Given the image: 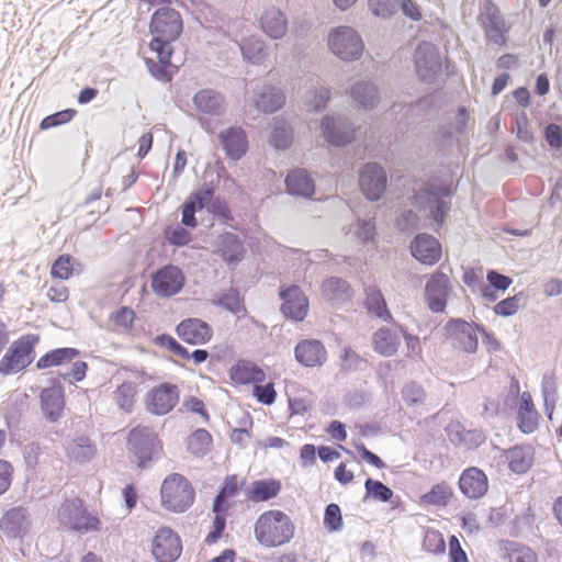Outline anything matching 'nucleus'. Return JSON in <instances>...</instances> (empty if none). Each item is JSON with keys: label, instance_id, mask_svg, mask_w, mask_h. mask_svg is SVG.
<instances>
[{"label": "nucleus", "instance_id": "1", "mask_svg": "<svg viewBox=\"0 0 562 562\" xmlns=\"http://www.w3.org/2000/svg\"><path fill=\"white\" fill-rule=\"evenodd\" d=\"M182 20L178 11L169 7L158 9L151 16L150 32L154 37L150 42V49L159 53L166 59L172 56L171 43L182 32Z\"/></svg>", "mask_w": 562, "mask_h": 562}, {"label": "nucleus", "instance_id": "2", "mask_svg": "<svg viewBox=\"0 0 562 562\" xmlns=\"http://www.w3.org/2000/svg\"><path fill=\"white\" fill-rule=\"evenodd\" d=\"M294 524L281 510H268L259 516L255 524L257 541L267 548L281 547L291 541L294 536Z\"/></svg>", "mask_w": 562, "mask_h": 562}, {"label": "nucleus", "instance_id": "3", "mask_svg": "<svg viewBox=\"0 0 562 562\" xmlns=\"http://www.w3.org/2000/svg\"><path fill=\"white\" fill-rule=\"evenodd\" d=\"M38 335L26 334L14 340L0 360V375L24 371L34 360Z\"/></svg>", "mask_w": 562, "mask_h": 562}, {"label": "nucleus", "instance_id": "4", "mask_svg": "<svg viewBox=\"0 0 562 562\" xmlns=\"http://www.w3.org/2000/svg\"><path fill=\"white\" fill-rule=\"evenodd\" d=\"M127 447L140 469L149 468L162 450L156 431L146 426H137L128 432Z\"/></svg>", "mask_w": 562, "mask_h": 562}, {"label": "nucleus", "instance_id": "5", "mask_svg": "<svg viewBox=\"0 0 562 562\" xmlns=\"http://www.w3.org/2000/svg\"><path fill=\"white\" fill-rule=\"evenodd\" d=\"M162 505L175 513L186 512L194 502L195 492L190 481L181 474L173 473L161 484Z\"/></svg>", "mask_w": 562, "mask_h": 562}, {"label": "nucleus", "instance_id": "6", "mask_svg": "<svg viewBox=\"0 0 562 562\" xmlns=\"http://www.w3.org/2000/svg\"><path fill=\"white\" fill-rule=\"evenodd\" d=\"M58 521L70 530L85 533L95 531L100 526L99 518L87 510L79 497L66 498L61 503Z\"/></svg>", "mask_w": 562, "mask_h": 562}, {"label": "nucleus", "instance_id": "7", "mask_svg": "<svg viewBox=\"0 0 562 562\" xmlns=\"http://www.w3.org/2000/svg\"><path fill=\"white\" fill-rule=\"evenodd\" d=\"M328 45L331 52L342 60L359 59L363 43L359 34L349 26H339L329 34Z\"/></svg>", "mask_w": 562, "mask_h": 562}, {"label": "nucleus", "instance_id": "8", "mask_svg": "<svg viewBox=\"0 0 562 562\" xmlns=\"http://www.w3.org/2000/svg\"><path fill=\"white\" fill-rule=\"evenodd\" d=\"M445 329L454 346L470 353L477 349V333H482L486 338L490 337L482 325L469 323L462 318L450 319Z\"/></svg>", "mask_w": 562, "mask_h": 562}, {"label": "nucleus", "instance_id": "9", "mask_svg": "<svg viewBox=\"0 0 562 562\" xmlns=\"http://www.w3.org/2000/svg\"><path fill=\"white\" fill-rule=\"evenodd\" d=\"M414 58L419 79L425 83L435 82L442 69L437 47L429 42H422L415 50Z\"/></svg>", "mask_w": 562, "mask_h": 562}, {"label": "nucleus", "instance_id": "10", "mask_svg": "<svg viewBox=\"0 0 562 562\" xmlns=\"http://www.w3.org/2000/svg\"><path fill=\"white\" fill-rule=\"evenodd\" d=\"M480 18L486 38L496 45L505 44V34L509 31V25H507L499 9L492 0L483 1Z\"/></svg>", "mask_w": 562, "mask_h": 562}, {"label": "nucleus", "instance_id": "11", "mask_svg": "<svg viewBox=\"0 0 562 562\" xmlns=\"http://www.w3.org/2000/svg\"><path fill=\"white\" fill-rule=\"evenodd\" d=\"M186 282L182 270L175 265H166L151 276V289L160 297L178 294Z\"/></svg>", "mask_w": 562, "mask_h": 562}, {"label": "nucleus", "instance_id": "12", "mask_svg": "<svg viewBox=\"0 0 562 562\" xmlns=\"http://www.w3.org/2000/svg\"><path fill=\"white\" fill-rule=\"evenodd\" d=\"M386 184L387 176L380 164L368 162L362 167L359 177V186L368 200H380L386 190Z\"/></svg>", "mask_w": 562, "mask_h": 562}, {"label": "nucleus", "instance_id": "13", "mask_svg": "<svg viewBox=\"0 0 562 562\" xmlns=\"http://www.w3.org/2000/svg\"><path fill=\"white\" fill-rule=\"evenodd\" d=\"M324 139L336 147H344L353 138L351 122L341 115H325L321 124Z\"/></svg>", "mask_w": 562, "mask_h": 562}, {"label": "nucleus", "instance_id": "14", "mask_svg": "<svg viewBox=\"0 0 562 562\" xmlns=\"http://www.w3.org/2000/svg\"><path fill=\"white\" fill-rule=\"evenodd\" d=\"M50 386L44 387L40 394L41 409L45 418L55 423L64 415L65 390L57 379H52Z\"/></svg>", "mask_w": 562, "mask_h": 562}, {"label": "nucleus", "instance_id": "15", "mask_svg": "<svg viewBox=\"0 0 562 562\" xmlns=\"http://www.w3.org/2000/svg\"><path fill=\"white\" fill-rule=\"evenodd\" d=\"M182 551L179 536L170 528H160L153 540V555L159 562H173Z\"/></svg>", "mask_w": 562, "mask_h": 562}, {"label": "nucleus", "instance_id": "16", "mask_svg": "<svg viewBox=\"0 0 562 562\" xmlns=\"http://www.w3.org/2000/svg\"><path fill=\"white\" fill-rule=\"evenodd\" d=\"M179 401V390L170 383H162L148 393L147 408L155 415H166Z\"/></svg>", "mask_w": 562, "mask_h": 562}, {"label": "nucleus", "instance_id": "17", "mask_svg": "<svg viewBox=\"0 0 562 562\" xmlns=\"http://www.w3.org/2000/svg\"><path fill=\"white\" fill-rule=\"evenodd\" d=\"M280 297L283 301L281 312L285 318L295 322H300L305 318L308 311V301L297 285H292L288 289L281 290Z\"/></svg>", "mask_w": 562, "mask_h": 562}, {"label": "nucleus", "instance_id": "18", "mask_svg": "<svg viewBox=\"0 0 562 562\" xmlns=\"http://www.w3.org/2000/svg\"><path fill=\"white\" fill-rule=\"evenodd\" d=\"M459 490L470 499L483 497L488 490V481L483 470L470 467L462 471L459 477Z\"/></svg>", "mask_w": 562, "mask_h": 562}, {"label": "nucleus", "instance_id": "19", "mask_svg": "<svg viewBox=\"0 0 562 562\" xmlns=\"http://www.w3.org/2000/svg\"><path fill=\"white\" fill-rule=\"evenodd\" d=\"M176 333L181 340L190 345H203L213 336L212 327L200 318H187L178 324Z\"/></svg>", "mask_w": 562, "mask_h": 562}, {"label": "nucleus", "instance_id": "20", "mask_svg": "<svg viewBox=\"0 0 562 562\" xmlns=\"http://www.w3.org/2000/svg\"><path fill=\"white\" fill-rule=\"evenodd\" d=\"M412 256L425 265H435L441 257L440 243L431 235L423 233L415 236L411 244Z\"/></svg>", "mask_w": 562, "mask_h": 562}, {"label": "nucleus", "instance_id": "21", "mask_svg": "<svg viewBox=\"0 0 562 562\" xmlns=\"http://www.w3.org/2000/svg\"><path fill=\"white\" fill-rule=\"evenodd\" d=\"M218 138L223 150L232 160H239L248 149L246 133L239 126H231L222 131Z\"/></svg>", "mask_w": 562, "mask_h": 562}, {"label": "nucleus", "instance_id": "22", "mask_svg": "<svg viewBox=\"0 0 562 562\" xmlns=\"http://www.w3.org/2000/svg\"><path fill=\"white\" fill-rule=\"evenodd\" d=\"M294 356L300 364L313 368L319 367L326 361L327 351L321 340L305 339L297 342Z\"/></svg>", "mask_w": 562, "mask_h": 562}, {"label": "nucleus", "instance_id": "23", "mask_svg": "<svg viewBox=\"0 0 562 562\" xmlns=\"http://www.w3.org/2000/svg\"><path fill=\"white\" fill-rule=\"evenodd\" d=\"M449 279L443 273L434 274L426 283L425 296L434 313H441L447 305Z\"/></svg>", "mask_w": 562, "mask_h": 562}, {"label": "nucleus", "instance_id": "24", "mask_svg": "<svg viewBox=\"0 0 562 562\" xmlns=\"http://www.w3.org/2000/svg\"><path fill=\"white\" fill-rule=\"evenodd\" d=\"M254 104L263 113H273L284 103V94L276 87L262 85L255 88Z\"/></svg>", "mask_w": 562, "mask_h": 562}, {"label": "nucleus", "instance_id": "25", "mask_svg": "<svg viewBox=\"0 0 562 562\" xmlns=\"http://www.w3.org/2000/svg\"><path fill=\"white\" fill-rule=\"evenodd\" d=\"M29 526L27 510L22 506L7 510L0 521V529L11 538L21 537Z\"/></svg>", "mask_w": 562, "mask_h": 562}, {"label": "nucleus", "instance_id": "26", "mask_svg": "<svg viewBox=\"0 0 562 562\" xmlns=\"http://www.w3.org/2000/svg\"><path fill=\"white\" fill-rule=\"evenodd\" d=\"M192 101L195 109L204 114L221 116L225 112L224 97L213 89L198 91Z\"/></svg>", "mask_w": 562, "mask_h": 562}, {"label": "nucleus", "instance_id": "27", "mask_svg": "<svg viewBox=\"0 0 562 562\" xmlns=\"http://www.w3.org/2000/svg\"><path fill=\"white\" fill-rule=\"evenodd\" d=\"M286 191L291 195L311 198L315 193V181L306 169H294L285 178Z\"/></svg>", "mask_w": 562, "mask_h": 562}, {"label": "nucleus", "instance_id": "28", "mask_svg": "<svg viewBox=\"0 0 562 562\" xmlns=\"http://www.w3.org/2000/svg\"><path fill=\"white\" fill-rule=\"evenodd\" d=\"M350 97L362 109H373L380 101L378 86L372 81L360 80L350 88Z\"/></svg>", "mask_w": 562, "mask_h": 562}, {"label": "nucleus", "instance_id": "29", "mask_svg": "<svg viewBox=\"0 0 562 562\" xmlns=\"http://www.w3.org/2000/svg\"><path fill=\"white\" fill-rule=\"evenodd\" d=\"M262 31L271 38L278 40L284 36L288 30V20L284 13L277 9H268L260 18Z\"/></svg>", "mask_w": 562, "mask_h": 562}, {"label": "nucleus", "instance_id": "30", "mask_svg": "<svg viewBox=\"0 0 562 562\" xmlns=\"http://www.w3.org/2000/svg\"><path fill=\"white\" fill-rule=\"evenodd\" d=\"M281 491V483L274 479L254 481L246 491V498L251 502H267L276 497Z\"/></svg>", "mask_w": 562, "mask_h": 562}, {"label": "nucleus", "instance_id": "31", "mask_svg": "<svg viewBox=\"0 0 562 562\" xmlns=\"http://www.w3.org/2000/svg\"><path fill=\"white\" fill-rule=\"evenodd\" d=\"M244 251V245L236 234L227 232L218 237V254L225 262H239Z\"/></svg>", "mask_w": 562, "mask_h": 562}, {"label": "nucleus", "instance_id": "32", "mask_svg": "<svg viewBox=\"0 0 562 562\" xmlns=\"http://www.w3.org/2000/svg\"><path fill=\"white\" fill-rule=\"evenodd\" d=\"M80 351L72 347H61L47 351L36 362L37 370L52 367H60L70 363L79 356Z\"/></svg>", "mask_w": 562, "mask_h": 562}, {"label": "nucleus", "instance_id": "33", "mask_svg": "<svg viewBox=\"0 0 562 562\" xmlns=\"http://www.w3.org/2000/svg\"><path fill=\"white\" fill-rule=\"evenodd\" d=\"M372 344L379 355L391 357L396 353L401 339L396 330L382 327L374 333Z\"/></svg>", "mask_w": 562, "mask_h": 562}, {"label": "nucleus", "instance_id": "34", "mask_svg": "<svg viewBox=\"0 0 562 562\" xmlns=\"http://www.w3.org/2000/svg\"><path fill=\"white\" fill-rule=\"evenodd\" d=\"M506 460L513 472L526 473L533 463V449L530 446H515L506 451Z\"/></svg>", "mask_w": 562, "mask_h": 562}, {"label": "nucleus", "instance_id": "35", "mask_svg": "<svg viewBox=\"0 0 562 562\" xmlns=\"http://www.w3.org/2000/svg\"><path fill=\"white\" fill-rule=\"evenodd\" d=\"M66 452L70 460L77 463H87L97 453V448L91 442L90 438L79 436L67 443Z\"/></svg>", "mask_w": 562, "mask_h": 562}, {"label": "nucleus", "instance_id": "36", "mask_svg": "<svg viewBox=\"0 0 562 562\" xmlns=\"http://www.w3.org/2000/svg\"><path fill=\"white\" fill-rule=\"evenodd\" d=\"M231 379L240 384H257L266 380L265 372L249 361H239L231 369Z\"/></svg>", "mask_w": 562, "mask_h": 562}, {"label": "nucleus", "instance_id": "37", "mask_svg": "<svg viewBox=\"0 0 562 562\" xmlns=\"http://www.w3.org/2000/svg\"><path fill=\"white\" fill-rule=\"evenodd\" d=\"M244 59L254 64H262L269 56V49L266 43L256 36H250L243 40L239 44Z\"/></svg>", "mask_w": 562, "mask_h": 562}, {"label": "nucleus", "instance_id": "38", "mask_svg": "<svg viewBox=\"0 0 562 562\" xmlns=\"http://www.w3.org/2000/svg\"><path fill=\"white\" fill-rule=\"evenodd\" d=\"M213 304L231 312L238 318L245 317L247 315V308L244 304V299L240 296L239 291L235 288H229L218 294L213 300Z\"/></svg>", "mask_w": 562, "mask_h": 562}, {"label": "nucleus", "instance_id": "39", "mask_svg": "<svg viewBox=\"0 0 562 562\" xmlns=\"http://www.w3.org/2000/svg\"><path fill=\"white\" fill-rule=\"evenodd\" d=\"M349 283L338 277H330L324 280L322 284V294L324 299L330 302H345L351 297Z\"/></svg>", "mask_w": 562, "mask_h": 562}, {"label": "nucleus", "instance_id": "40", "mask_svg": "<svg viewBox=\"0 0 562 562\" xmlns=\"http://www.w3.org/2000/svg\"><path fill=\"white\" fill-rule=\"evenodd\" d=\"M366 307L368 312L384 322L393 319L387 308L386 301L382 292L375 286H369L366 290Z\"/></svg>", "mask_w": 562, "mask_h": 562}, {"label": "nucleus", "instance_id": "41", "mask_svg": "<svg viewBox=\"0 0 562 562\" xmlns=\"http://www.w3.org/2000/svg\"><path fill=\"white\" fill-rule=\"evenodd\" d=\"M136 383L127 381L123 382L113 392V400L121 411L125 413H131L136 400Z\"/></svg>", "mask_w": 562, "mask_h": 562}, {"label": "nucleus", "instance_id": "42", "mask_svg": "<svg viewBox=\"0 0 562 562\" xmlns=\"http://www.w3.org/2000/svg\"><path fill=\"white\" fill-rule=\"evenodd\" d=\"M212 436L203 428L193 431L188 438V449L195 457H204L211 449Z\"/></svg>", "mask_w": 562, "mask_h": 562}, {"label": "nucleus", "instance_id": "43", "mask_svg": "<svg viewBox=\"0 0 562 562\" xmlns=\"http://www.w3.org/2000/svg\"><path fill=\"white\" fill-rule=\"evenodd\" d=\"M364 490V499L371 498L382 503L390 502L394 495L393 491L387 485L371 477L366 480Z\"/></svg>", "mask_w": 562, "mask_h": 562}, {"label": "nucleus", "instance_id": "44", "mask_svg": "<svg viewBox=\"0 0 562 562\" xmlns=\"http://www.w3.org/2000/svg\"><path fill=\"white\" fill-rule=\"evenodd\" d=\"M453 495L450 486L446 483H439L431 487L429 492L423 495L422 499L424 503L434 506H446Z\"/></svg>", "mask_w": 562, "mask_h": 562}, {"label": "nucleus", "instance_id": "45", "mask_svg": "<svg viewBox=\"0 0 562 562\" xmlns=\"http://www.w3.org/2000/svg\"><path fill=\"white\" fill-rule=\"evenodd\" d=\"M427 209L434 222L438 226H441L445 222V217L450 209V205L443 201L436 192L431 191L428 193Z\"/></svg>", "mask_w": 562, "mask_h": 562}, {"label": "nucleus", "instance_id": "46", "mask_svg": "<svg viewBox=\"0 0 562 562\" xmlns=\"http://www.w3.org/2000/svg\"><path fill=\"white\" fill-rule=\"evenodd\" d=\"M402 398L407 406L418 408L425 404L426 392L419 383L412 381L403 387Z\"/></svg>", "mask_w": 562, "mask_h": 562}, {"label": "nucleus", "instance_id": "47", "mask_svg": "<svg viewBox=\"0 0 562 562\" xmlns=\"http://www.w3.org/2000/svg\"><path fill=\"white\" fill-rule=\"evenodd\" d=\"M505 549L509 562H537L536 553L519 542L508 541Z\"/></svg>", "mask_w": 562, "mask_h": 562}, {"label": "nucleus", "instance_id": "48", "mask_svg": "<svg viewBox=\"0 0 562 562\" xmlns=\"http://www.w3.org/2000/svg\"><path fill=\"white\" fill-rule=\"evenodd\" d=\"M370 12L381 19H390L400 10V0H368Z\"/></svg>", "mask_w": 562, "mask_h": 562}, {"label": "nucleus", "instance_id": "49", "mask_svg": "<svg viewBox=\"0 0 562 562\" xmlns=\"http://www.w3.org/2000/svg\"><path fill=\"white\" fill-rule=\"evenodd\" d=\"M214 198V188L212 183H203L196 191L192 192L186 202L191 203L198 211L209 207Z\"/></svg>", "mask_w": 562, "mask_h": 562}, {"label": "nucleus", "instance_id": "50", "mask_svg": "<svg viewBox=\"0 0 562 562\" xmlns=\"http://www.w3.org/2000/svg\"><path fill=\"white\" fill-rule=\"evenodd\" d=\"M330 99V90L326 87H319L311 91L306 97V105L310 111H323Z\"/></svg>", "mask_w": 562, "mask_h": 562}, {"label": "nucleus", "instance_id": "51", "mask_svg": "<svg viewBox=\"0 0 562 562\" xmlns=\"http://www.w3.org/2000/svg\"><path fill=\"white\" fill-rule=\"evenodd\" d=\"M269 142L270 145L277 149H286L290 147L292 142L291 131L284 123L276 124L271 132Z\"/></svg>", "mask_w": 562, "mask_h": 562}, {"label": "nucleus", "instance_id": "52", "mask_svg": "<svg viewBox=\"0 0 562 562\" xmlns=\"http://www.w3.org/2000/svg\"><path fill=\"white\" fill-rule=\"evenodd\" d=\"M342 515L340 507L330 503L325 507L324 526L327 530L335 532L342 529Z\"/></svg>", "mask_w": 562, "mask_h": 562}, {"label": "nucleus", "instance_id": "53", "mask_svg": "<svg viewBox=\"0 0 562 562\" xmlns=\"http://www.w3.org/2000/svg\"><path fill=\"white\" fill-rule=\"evenodd\" d=\"M155 342L158 346L166 347L170 352L177 357H180L181 359H190L189 350L183 347L176 338L168 334L158 335L155 338Z\"/></svg>", "mask_w": 562, "mask_h": 562}, {"label": "nucleus", "instance_id": "54", "mask_svg": "<svg viewBox=\"0 0 562 562\" xmlns=\"http://www.w3.org/2000/svg\"><path fill=\"white\" fill-rule=\"evenodd\" d=\"M423 548L434 554H442L446 551V542L441 532L427 530L423 541Z\"/></svg>", "mask_w": 562, "mask_h": 562}, {"label": "nucleus", "instance_id": "55", "mask_svg": "<svg viewBox=\"0 0 562 562\" xmlns=\"http://www.w3.org/2000/svg\"><path fill=\"white\" fill-rule=\"evenodd\" d=\"M77 111L74 109H66L58 111L44 117L40 124L41 130H48L70 122L76 115Z\"/></svg>", "mask_w": 562, "mask_h": 562}, {"label": "nucleus", "instance_id": "56", "mask_svg": "<svg viewBox=\"0 0 562 562\" xmlns=\"http://www.w3.org/2000/svg\"><path fill=\"white\" fill-rule=\"evenodd\" d=\"M74 260L70 255L59 256L52 266V276L61 280L68 279L72 273Z\"/></svg>", "mask_w": 562, "mask_h": 562}, {"label": "nucleus", "instance_id": "57", "mask_svg": "<svg viewBox=\"0 0 562 562\" xmlns=\"http://www.w3.org/2000/svg\"><path fill=\"white\" fill-rule=\"evenodd\" d=\"M88 363L85 361H75L69 369L59 370L58 376L69 383L80 382L86 378Z\"/></svg>", "mask_w": 562, "mask_h": 562}, {"label": "nucleus", "instance_id": "58", "mask_svg": "<svg viewBox=\"0 0 562 562\" xmlns=\"http://www.w3.org/2000/svg\"><path fill=\"white\" fill-rule=\"evenodd\" d=\"M521 299L522 293H519L502 300L494 306L495 314L504 317L514 315L519 310Z\"/></svg>", "mask_w": 562, "mask_h": 562}, {"label": "nucleus", "instance_id": "59", "mask_svg": "<svg viewBox=\"0 0 562 562\" xmlns=\"http://www.w3.org/2000/svg\"><path fill=\"white\" fill-rule=\"evenodd\" d=\"M209 213L220 218L224 224L233 221V215L226 201L220 196H214L207 207Z\"/></svg>", "mask_w": 562, "mask_h": 562}, {"label": "nucleus", "instance_id": "60", "mask_svg": "<svg viewBox=\"0 0 562 562\" xmlns=\"http://www.w3.org/2000/svg\"><path fill=\"white\" fill-rule=\"evenodd\" d=\"M158 63H155L154 60L147 58L146 65L149 70V72L158 80H165L168 81L170 78L167 74V66L170 64L171 56L168 58H164L161 54L156 53Z\"/></svg>", "mask_w": 562, "mask_h": 562}, {"label": "nucleus", "instance_id": "61", "mask_svg": "<svg viewBox=\"0 0 562 562\" xmlns=\"http://www.w3.org/2000/svg\"><path fill=\"white\" fill-rule=\"evenodd\" d=\"M254 396L261 404H273L277 397V392L274 390L273 383H267L263 385L257 383L256 385H254Z\"/></svg>", "mask_w": 562, "mask_h": 562}, {"label": "nucleus", "instance_id": "62", "mask_svg": "<svg viewBox=\"0 0 562 562\" xmlns=\"http://www.w3.org/2000/svg\"><path fill=\"white\" fill-rule=\"evenodd\" d=\"M340 358L342 362L341 367L344 370L355 371L361 369V366L366 363V360L349 347L344 348Z\"/></svg>", "mask_w": 562, "mask_h": 562}, {"label": "nucleus", "instance_id": "63", "mask_svg": "<svg viewBox=\"0 0 562 562\" xmlns=\"http://www.w3.org/2000/svg\"><path fill=\"white\" fill-rule=\"evenodd\" d=\"M543 136L551 148L559 149L562 147V127L558 124L550 123L544 127Z\"/></svg>", "mask_w": 562, "mask_h": 562}, {"label": "nucleus", "instance_id": "64", "mask_svg": "<svg viewBox=\"0 0 562 562\" xmlns=\"http://www.w3.org/2000/svg\"><path fill=\"white\" fill-rule=\"evenodd\" d=\"M134 318V311L126 306H123L120 310H117L112 316L114 324L124 329H128L132 327Z\"/></svg>", "mask_w": 562, "mask_h": 562}]
</instances>
